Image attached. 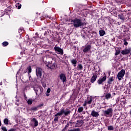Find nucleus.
I'll return each mask as SVG.
<instances>
[{
	"label": "nucleus",
	"instance_id": "2f4dec72",
	"mask_svg": "<svg viewBox=\"0 0 131 131\" xmlns=\"http://www.w3.org/2000/svg\"><path fill=\"white\" fill-rule=\"evenodd\" d=\"M81 35L83 37V38H85V32H82L81 33Z\"/></svg>",
	"mask_w": 131,
	"mask_h": 131
},
{
	"label": "nucleus",
	"instance_id": "ddd939ff",
	"mask_svg": "<svg viewBox=\"0 0 131 131\" xmlns=\"http://www.w3.org/2000/svg\"><path fill=\"white\" fill-rule=\"evenodd\" d=\"M91 115H92V116H93V117H98V116H99V113L93 110L92 111Z\"/></svg>",
	"mask_w": 131,
	"mask_h": 131
},
{
	"label": "nucleus",
	"instance_id": "79ce46f5",
	"mask_svg": "<svg viewBox=\"0 0 131 131\" xmlns=\"http://www.w3.org/2000/svg\"><path fill=\"white\" fill-rule=\"evenodd\" d=\"M8 131H16V129L15 128H11Z\"/></svg>",
	"mask_w": 131,
	"mask_h": 131
},
{
	"label": "nucleus",
	"instance_id": "4c0bfd02",
	"mask_svg": "<svg viewBox=\"0 0 131 131\" xmlns=\"http://www.w3.org/2000/svg\"><path fill=\"white\" fill-rule=\"evenodd\" d=\"M19 99L16 100L15 102V105H17V106H19Z\"/></svg>",
	"mask_w": 131,
	"mask_h": 131
},
{
	"label": "nucleus",
	"instance_id": "393cba45",
	"mask_svg": "<svg viewBox=\"0 0 131 131\" xmlns=\"http://www.w3.org/2000/svg\"><path fill=\"white\" fill-rule=\"evenodd\" d=\"M27 70H28V73L29 74V73H31V71H32V69L31 68V66H29L27 68Z\"/></svg>",
	"mask_w": 131,
	"mask_h": 131
},
{
	"label": "nucleus",
	"instance_id": "20e7f679",
	"mask_svg": "<svg viewBox=\"0 0 131 131\" xmlns=\"http://www.w3.org/2000/svg\"><path fill=\"white\" fill-rule=\"evenodd\" d=\"M124 74H125V70L123 69L121 70L120 72H119L118 73V75H117L118 79H119V80H121L122 77L124 76Z\"/></svg>",
	"mask_w": 131,
	"mask_h": 131
},
{
	"label": "nucleus",
	"instance_id": "ea45409f",
	"mask_svg": "<svg viewBox=\"0 0 131 131\" xmlns=\"http://www.w3.org/2000/svg\"><path fill=\"white\" fill-rule=\"evenodd\" d=\"M59 120V118L57 117H56L55 118H54V121L55 122H57Z\"/></svg>",
	"mask_w": 131,
	"mask_h": 131
},
{
	"label": "nucleus",
	"instance_id": "6e6d98bb",
	"mask_svg": "<svg viewBox=\"0 0 131 131\" xmlns=\"http://www.w3.org/2000/svg\"><path fill=\"white\" fill-rule=\"evenodd\" d=\"M47 97L49 96V94H47Z\"/></svg>",
	"mask_w": 131,
	"mask_h": 131
},
{
	"label": "nucleus",
	"instance_id": "4468645a",
	"mask_svg": "<svg viewBox=\"0 0 131 131\" xmlns=\"http://www.w3.org/2000/svg\"><path fill=\"white\" fill-rule=\"evenodd\" d=\"M97 77H98V76H97V75L93 74L91 79L92 83H94V82L96 81V80H97Z\"/></svg>",
	"mask_w": 131,
	"mask_h": 131
},
{
	"label": "nucleus",
	"instance_id": "3c124183",
	"mask_svg": "<svg viewBox=\"0 0 131 131\" xmlns=\"http://www.w3.org/2000/svg\"><path fill=\"white\" fill-rule=\"evenodd\" d=\"M2 110V106L0 105V111Z\"/></svg>",
	"mask_w": 131,
	"mask_h": 131
},
{
	"label": "nucleus",
	"instance_id": "c03bdc74",
	"mask_svg": "<svg viewBox=\"0 0 131 131\" xmlns=\"http://www.w3.org/2000/svg\"><path fill=\"white\" fill-rule=\"evenodd\" d=\"M44 35H48V32L45 31V33H44Z\"/></svg>",
	"mask_w": 131,
	"mask_h": 131
},
{
	"label": "nucleus",
	"instance_id": "5fc2aeb1",
	"mask_svg": "<svg viewBox=\"0 0 131 131\" xmlns=\"http://www.w3.org/2000/svg\"><path fill=\"white\" fill-rule=\"evenodd\" d=\"M62 131H65V129H64V128H63V129H62Z\"/></svg>",
	"mask_w": 131,
	"mask_h": 131
},
{
	"label": "nucleus",
	"instance_id": "8fccbe9b",
	"mask_svg": "<svg viewBox=\"0 0 131 131\" xmlns=\"http://www.w3.org/2000/svg\"><path fill=\"white\" fill-rule=\"evenodd\" d=\"M3 85V82H0V85Z\"/></svg>",
	"mask_w": 131,
	"mask_h": 131
},
{
	"label": "nucleus",
	"instance_id": "864d4df0",
	"mask_svg": "<svg viewBox=\"0 0 131 131\" xmlns=\"http://www.w3.org/2000/svg\"><path fill=\"white\" fill-rule=\"evenodd\" d=\"M42 30H45V29H43V28H41Z\"/></svg>",
	"mask_w": 131,
	"mask_h": 131
},
{
	"label": "nucleus",
	"instance_id": "473e14b6",
	"mask_svg": "<svg viewBox=\"0 0 131 131\" xmlns=\"http://www.w3.org/2000/svg\"><path fill=\"white\" fill-rule=\"evenodd\" d=\"M1 129L3 131H8V129H7V127L2 126Z\"/></svg>",
	"mask_w": 131,
	"mask_h": 131
},
{
	"label": "nucleus",
	"instance_id": "c756f323",
	"mask_svg": "<svg viewBox=\"0 0 131 131\" xmlns=\"http://www.w3.org/2000/svg\"><path fill=\"white\" fill-rule=\"evenodd\" d=\"M4 122L5 124H9V119H7V118H5L4 120Z\"/></svg>",
	"mask_w": 131,
	"mask_h": 131
},
{
	"label": "nucleus",
	"instance_id": "1a4fd4ad",
	"mask_svg": "<svg viewBox=\"0 0 131 131\" xmlns=\"http://www.w3.org/2000/svg\"><path fill=\"white\" fill-rule=\"evenodd\" d=\"M104 81H106V76L100 78L97 81V83H98V84H102Z\"/></svg>",
	"mask_w": 131,
	"mask_h": 131
},
{
	"label": "nucleus",
	"instance_id": "6ab92c4d",
	"mask_svg": "<svg viewBox=\"0 0 131 131\" xmlns=\"http://www.w3.org/2000/svg\"><path fill=\"white\" fill-rule=\"evenodd\" d=\"M105 33H106V32H105V31H104L103 30H101L99 31L100 36H104Z\"/></svg>",
	"mask_w": 131,
	"mask_h": 131
},
{
	"label": "nucleus",
	"instance_id": "9b49d317",
	"mask_svg": "<svg viewBox=\"0 0 131 131\" xmlns=\"http://www.w3.org/2000/svg\"><path fill=\"white\" fill-rule=\"evenodd\" d=\"M91 49H92V46L88 45L85 47L84 49H83V53H88L89 51H91Z\"/></svg>",
	"mask_w": 131,
	"mask_h": 131
},
{
	"label": "nucleus",
	"instance_id": "b1692460",
	"mask_svg": "<svg viewBox=\"0 0 131 131\" xmlns=\"http://www.w3.org/2000/svg\"><path fill=\"white\" fill-rule=\"evenodd\" d=\"M38 107H37V106H33V107H32L30 110V111H37V108Z\"/></svg>",
	"mask_w": 131,
	"mask_h": 131
},
{
	"label": "nucleus",
	"instance_id": "0eeeda50",
	"mask_svg": "<svg viewBox=\"0 0 131 131\" xmlns=\"http://www.w3.org/2000/svg\"><path fill=\"white\" fill-rule=\"evenodd\" d=\"M34 90L35 91L37 96H39V95H41L42 91L41 86L34 87Z\"/></svg>",
	"mask_w": 131,
	"mask_h": 131
},
{
	"label": "nucleus",
	"instance_id": "a878e982",
	"mask_svg": "<svg viewBox=\"0 0 131 131\" xmlns=\"http://www.w3.org/2000/svg\"><path fill=\"white\" fill-rule=\"evenodd\" d=\"M108 130H114V127L112 125H110L107 127Z\"/></svg>",
	"mask_w": 131,
	"mask_h": 131
},
{
	"label": "nucleus",
	"instance_id": "f8f14e48",
	"mask_svg": "<svg viewBox=\"0 0 131 131\" xmlns=\"http://www.w3.org/2000/svg\"><path fill=\"white\" fill-rule=\"evenodd\" d=\"M59 76H60V78L61 80H62V82H66L67 81V80L66 79V76H65V74H61Z\"/></svg>",
	"mask_w": 131,
	"mask_h": 131
},
{
	"label": "nucleus",
	"instance_id": "4d7b16f0",
	"mask_svg": "<svg viewBox=\"0 0 131 131\" xmlns=\"http://www.w3.org/2000/svg\"><path fill=\"white\" fill-rule=\"evenodd\" d=\"M84 21H85V18H84Z\"/></svg>",
	"mask_w": 131,
	"mask_h": 131
},
{
	"label": "nucleus",
	"instance_id": "f257e3e1",
	"mask_svg": "<svg viewBox=\"0 0 131 131\" xmlns=\"http://www.w3.org/2000/svg\"><path fill=\"white\" fill-rule=\"evenodd\" d=\"M71 22L75 28H78V27H81L85 25V23L82 22V20L80 18H75L74 19H72Z\"/></svg>",
	"mask_w": 131,
	"mask_h": 131
},
{
	"label": "nucleus",
	"instance_id": "c9c22d12",
	"mask_svg": "<svg viewBox=\"0 0 131 131\" xmlns=\"http://www.w3.org/2000/svg\"><path fill=\"white\" fill-rule=\"evenodd\" d=\"M16 7H17V9H20L21 8V7H22V5L20 4H17L16 5Z\"/></svg>",
	"mask_w": 131,
	"mask_h": 131
},
{
	"label": "nucleus",
	"instance_id": "7c9ffc66",
	"mask_svg": "<svg viewBox=\"0 0 131 131\" xmlns=\"http://www.w3.org/2000/svg\"><path fill=\"white\" fill-rule=\"evenodd\" d=\"M2 45H3V47H7V46H8L9 45V42H8L7 41H4L2 43Z\"/></svg>",
	"mask_w": 131,
	"mask_h": 131
},
{
	"label": "nucleus",
	"instance_id": "a211bd4d",
	"mask_svg": "<svg viewBox=\"0 0 131 131\" xmlns=\"http://www.w3.org/2000/svg\"><path fill=\"white\" fill-rule=\"evenodd\" d=\"M112 81H114V77H110L107 83L108 84H112Z\"/></svg>",
	"mask_w": 131,
	"mask_h": 131
},
{
	"label": "nucleus",
	"instance_id": "bb28decb",
	"mask_svg": "<svg viewBox=\"0 0 131 131\" xmlns=\"http://www.w3.org/2000/svg\"><path fill=\"white\" fill-rule=\"evenodd\" d=\"M27 103H28V105H31L32 104V103H33V100L31 99H29L28 100Z\"/></svg>",
	"mask_w": 131,
	"mask_h": 131
},
{
	"label": "nucleus",
	"instance_id": "412c9836",
	"mask_svg": "<svg viewBox=\"0 0 131 131\" xmlns=\"http://www.w3.org/2000/svg\"><path fill=\"white\" fill-rule=\"evenodd\" d=\"M71 63L72 64H73V66H74V67H76V64L77 63V60H76V59H73L71 60Z\"/></svg>",
	"mask_w": 131,
	"mask_h": 131
},
{
	"label": "nucleus",
	"instance_id": "5701e85b",
	"mask_svg": "<svg viewBox=\"0 0 131 131\" xmlns=\"http://www.w3.org/2000/svg\"><path fill=\"white\" fill-rule=\"evenodd\" d=\"M88 100H89V101H87L88 104H92V102H93V97H88Z\"/></svg>",
	"mask_w": 131,
	"mask_h": 131
},
{
	"label": "nucleus",
	"instance_id": "f03ea898",
	"mask_svg": "<svg viewBox=\"0 0 131 131\" xmlns=\"http://www.w3.org/2000/svg\"><path fill=\"white\" fill-rule=\"evenodd\" d=\"M53 61H54V58H50V61H48V63L46 65L48 68L51 70L55 69L56 67V65H55V63H53Z\"/></svg>",
	"mask_w": 131,
	"mask_h": 131
},
{
	"label": "nucleus",
	"instance_id": "2eb2a0df",
	"mask_svg": "<svg viewBox=\"0 0 131 131\" xmlns=\"http://www.w3.org/2000/svg\"><path fill=\"white\" fill-rule=\"evenodd\" d=\"M104 97L106 100H109V99H111L112 98V95L110 93H106L105 94Z\"/></svg>",
	"mask_w": 131,
	"mask_h": 131
},
{
	"label": "nucleus",
	"instance_id": "09e8293b",
	"mask_svg": "<svg viewBox=\"0 0 131 131\" xmlns=\"http://www.w3.org/2000/svg\"><path fill=\"white\" fill-rule=\"evenodd\" d=\"M89 63H92V60L89 59Z\"/></svg>",
	"mask_w": 131,
	"mask_h": 131
},
{
	"label": "nucleus",
	"instance_id": "37998d69",
	"mask_svg": "<svg viewBox=\"0 0 131 131\" xmlns=\"http://www.w3.org/2000/svg\"><path fill=\"white\" fill-rule=\"evenodd\" d=\"M24 96L25 99L26 100V99H27V97L26 96V94H25V93H24Z\"/></svg>",
	"mask_w": 131,
	"mask_h": 131
},
{
	"label": "nucleus",
	"instance_id": "f704fd0d",
	"mask_svg": "<svg viewBox=\"0 0 131 131\" xmlns=\"http://www.w3.org/2000/svg\"><path fill=\"white\" fill-rule=\"evenodd\" d=\"M123 42H124V46H127V45H128V43L127 42V41H126V39H124L123 40Z\"/></svg>",
	"mask_w": 131,
	"mask_h": 131
},
{
	"label": "nucleus",
	"instance_id": "58836bf2",
	"mask_svg": "<svg viewBox=\"0 0 131 131\" xmlns=\"http://www.w3.org/2000/svg\"><path fill=\"white\" fill-rule=\"evenodd\" d=\"M86 104H88V101H85L84 102V103L83 104V106L84 107H85V106H86Z\"/></svg>",
	"mask_w": 131,
	"mask_h": 131
},
{
	"label": "nucleus",
	"instance_id": "f3484780",
	"mask_svg": "<svg viewBox=\"0 0 131 131\" xmlns=\"http://www.w3.org/2000/svg\"><path fill=\"white\" fill-rule=\"evenodd\" d=\"M32 121L34 122V126L36 127L38 125V121L35 119V118H33Z\"/></svg>",
	"mask_w": 131,
	"mask_h": 131
},
{
	"label": "nucleus",
	"instance_id": "4be33fe9",
	"mask_svg": "<svg viewBox=\"0 0 131 131\" xmlns=\"http://www.w3.org/2000/svg\"><path fill=\"white\" fill-rule=\"evenodd\" d=\"M77 69L78 70H81V71L82 70V69H83V67L82 66V64H79L77 67Z\"/></svg>",
	"mask_w": 131,
	"mask_h": 131
},
{
	"label": "nucleus",
	"instance_id": "6e6552de",
	"mask_svg": "<svg viewBox=\"0 0 131 131\" xmlns=\"http://www.w3.org/2000/svg\"><path fill=\"white\" fill-rule=\"evenodd\" d=\"M130 52H131L130 48L125 49L121 51V54L122 55H128V54H129V53H130Z\"/></svg>",
	"mask_w": 131,
	"mask_h": 131
},
{
	"label": "nucleus",
	"instance_id": "39448f33",
	"mask_svg": "<svg viewBox=\"0 0 131 131\" xmlns=\"http://www.w3.org/2000/svg\"><path fill=\"white\" fill-rule=\"evenodd\" d=\"M113 113V109L110 107L108 108L107 110L103 111V114L105 116H108L109 115H112Z\"/></svg>",
	"mask_w": 131,
	"mask_h": 131
},
{
	"label": "nucleus",
	"instance_id": "603ef678",
	"mask_svg": "<svg viewBox=\"0 0 131 131\" xmlns=\"http://www.w3.org/2000/svg\"><path fill=\"white\" fill-rule=\"evenodd\" d=\"M113 95H114V96H115V95H116V94L115 93H114Z\"/></svg>",
	"mask_w": 131,
	"mask_h": 131
},
{
	"label": "nucleus",
	"instance_id": "49530a36",
	"mask_svg": "<svg viewBox=\"0 0 131 131\" xmlns=\"http://www.w3.org/2000/svg\"><path fill=\"white\" fill-rule=\"evenodd\" d=\"M70 124L69 123H67V125L66 126L67 127H68L69 126Z\"/></svg>",
	"mask_w": 131,
	"mask_h": 131
},
{
	"label": "nucleus",
	"instance_id": "9d476101",
	"mask_svg": "<svg viewBox=\"0 0 131 131\" xmlns=\"http://www.w3.org/2000/svg\"><path fill=\"white\" fill-rule=\"evenodd\" d=\"M61 111L62 113V115H63V114H64V116H68V115H69V114H70V113H71V111L70 110H68V111H65V109L62 108V110H61Z\"/></svg>",
	"mask_w": 131,
	"mask_h": 131
},
{
	"label": "nucleus",
	"instance_id": "c85d7f7f",
	"mask_svg": "<svg viewBox=\"0 0 131 131\" xmlns=\"http://www.w3.org/2000/svg\"><path fill=\"white\" fill-rule=\"evenodd\" d=\"M83 111V107H80L78 109V112L79 113H81Z\"/></svg>",
	"mask_w": 131,
	"mask_h": 131
},
{
	"label": "nucleus",
	"instance_id": "a18cd8bd",
	"mask_svg": "<svg viewBox=\"0 0 131 131\" xmlns=\"http://www.w3.org/2000/svg\"><path fill=\"white\" fill-rule=\"evenodd\" d=\"M68 123H69V124H72V121L71 120L69 122H68Z\"/></svg>",
	"mask_w": 131,
	"mask_h": 131
},
{
	"label": "nucleus",
	"instance_id": "423d86ee",
	"mask_svg": "<svg viewBox=\"0 0 131 131\" xmlns=\"http://www.w3.org/2000/svg\"><path fill=\"white\" fill-rule=\"evenodd\" d=\"M54 49L57 54H59V55H63L64 51L61 48L59 47H55Z\"/></svg>",
	"mask_w": 131,
	"mask_h": 131
},
{
	"label": "nucleus",
	"instance_id": "cd10ccee",
	"mask_svg": "<svg viewBox=\"0 0 131 131\" xmlns=\"http://www.w3.org/2000/svg\"><path fill=\"white\" fill-rule=\"evenodd\" d=\"M62 112L60 111L59 112H58V113L56 114L55 115V116L56 117H57V116H62Z\"/></svg>",
	"mask_w": 131,
	"mask_h": 131
},
{
	"label": "nucleus",
	"instance_id": "bf43d9fd",
	"mask_svg": "<svg viewBox=\"0 0 131 131\" xmlns=\"http://www.w3.org/2000/svg\"><path fill=\"white\" fill-rule=\"evenodd\" d=\"M29 76H30V74H29Z\"/></svg>",
	"mask_w": 131,
	"mask_h": 131
},
{
	"label": "nucleus",
	"instance_id": "72a5a7b5",
	"mask_svg": "<svg viewBox=\"0 0 131 131\" xmlns=\"http://www.w3.org/2000/svg\"><path fill=\"white\" fill-rule=\"evenodd\" d=\"M77 123H79V124H80L81 125H82L83 124V121L81 120V121H77Z\"/></svg>",
	"mask_w": 131,
	"mask_h": 131
},
{
	"label": "nucleus",
	"instance_id": "aec40b11",
	"mask_svg": "<svg viewBox=\"0 0 131 131\" xmlns=\"http://www.w3.org/2000/svg\"><path fill=\"white\" fill-rule=\"evenodd\" d=\"M118 17H119V19H120L121 20H122L123 21H124V20H125L124 15H123V14H119Z\"/></svg>",
	"mask_w": 131,
	"mask_h": 131
},
{
	"label": "nucleus",
	"instance_id": "e433bc0d",
	"mask_svg": "<svg viewBox=\"0 0 131 131\" xmlns=\"http://www.w3.org/2000/svg\"><path fill=\"white\" fill-rule=\"evenodd\" d=\"M43 106V103H41L40 104L38 105L37 107L38 108H40V107H42Z\"/></svg>",
	"mask_w": 131,
	"mask_h": 131
},
{
	"label": "nucleus",
	"instance_id": "dca6fc26",
	"mask_svg": "<svg viewBox=\"0 0 131 131\" xmlns=\"http://www.w3.org/2000/svg\"><path fill=\"white\" fill-rule=\"evenodd\" d=\"M115 51H116V53L115 54V56H117L118 55H119L120 54V48L118 47V48H115Z\"/></svg>",
	"mask_w": 131,
	"mask_h": 131
},
{
	"label": "nucleus",
	"instance_id": "a19ab883",
	"mask_svg": "<svg viewBox=\"0 0 131 131\" xmlns=\"http://www.w3.org/2000/svg\"><path fill=\"white\" fill-rule=\"evenodd\" d=\"M47 93L49 94V93H51V89L49 88L47 89Z\"/></svg>",
	"mask_w": 131,
	"mask_h": 131
},
{
	"label": "nucleus",
	"instance_id": "de8ad7c7",
	"mask_svg": "<svg viewBox=\"0 0 131 131\" xmlns=\"http://www.w3.org/2000/svg\"><path fill=\"white\" fill-rule=\"evenodd\" d=\"M67 126H65V127L63 128V129L66 130L67 129Z\"/></svg>",
	"mask_w": 131,
	"mask_h": 131
},
{
	"label": "nucleus",
	"instance_id": "13d9d810",
	"mask_svg": "<svg viewBox=\"0 0 131 131\" xmlns=\"http://www.w3.org/2000/svg\"><path fill=\"white\" fill-rule=\"evenodd\" d=\"M36 14H38V12H37Z\"/></svg>",
	"mask_w": 131,
	"mask_h": 131
},
{
	"label": "nucleus",
	"instance_id": "7ed1b4c3",
	"mask_svg": "<svg viewBox=\"0 0 131 131\" xmlns=\"http://www.w3.org/2000/svg\"><path fill=\"white\" fill-rule=\"evenodd\" d=\"M36 74L37 77H41V75H42V69L40 67H37L36 69Z\"/></svg>",
	"mask_w": 131,
	"mask_h": 131
}]
</instances>
